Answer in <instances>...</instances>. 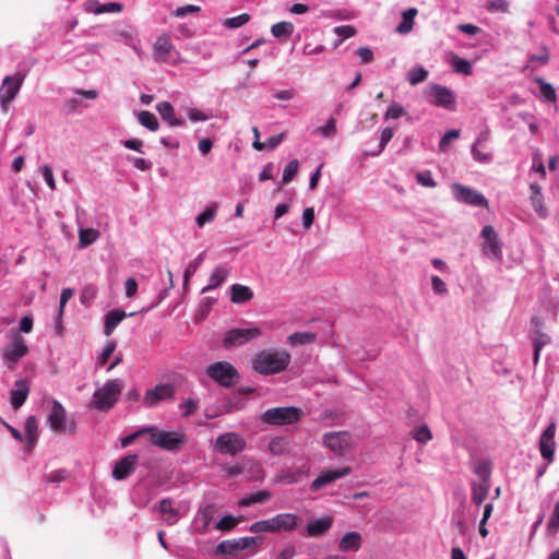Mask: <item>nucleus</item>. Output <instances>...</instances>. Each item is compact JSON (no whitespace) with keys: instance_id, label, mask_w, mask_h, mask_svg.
<instances>
[{"instance_id":"1","label":"nucleus","mask_w":559,"mask_h":559,"mask_svg":"<svg viewBox=\"0 0 559 559\" xmlns=\"http://www.w3.org/2000/svg\"><path fill=\"white\" fill-rule=\"evenodd\" d=\"M292 360L285 349H264L255 354L252 369L263 376L276 374L287 369Z\"/></svg>"},{"instance_id":"2","label":"nucleus","mask_w":559,"mask_h":559,"mask_svg":"<svg viewBox=\"0 0 559 559\" xmlns=\"http://www.w3.org/2000/svg\"><path fill=\"white\" fill-rule=\"evenodd\" d=\"M262 539L259 536H250L223 540L216 546V554L231 556L235 559H247L258 552V547Z\"/></svg>"},{"instance_id":"3","label":"nucleus","mask_w":559,"mask_h":559,"mask_svg":"<svg viewBox=\"0 0 559 559\" xmlns=\"http://www.w3.org/2000/svg\"><path fill=\"white\" fill-rule=\"evenodd\" d=\"M299 516L294 513H281L271 519L257 521L252 523L249 531L252 533H278V532H290L298 526Z\"/></svg>"},{"instance_id":"4","label":"nucleus","mask_w":559,"mask_h":559,"mask_svg":"<svg viewBox=\"0 0 559 559\" xmlns=\"http://www.w3.org/2000/svg\"><path fill=\"white\" fill-rule=\"evenodd\" d=\"M139 433H148L150 442L163 450L177 451L186 443L183 433L176 431H165L156 427H146L139 430Z\"/></svg>"},{"instance_id":"5","label":"nucleus","mask_w":559,"mask_h":559,"mask_svg":"<svg viewBox=\"0 0 559 559\" xmlns=\"http://www.w3.org/2000/svg\"><path fill=\"white\" fill-rule=\"evenodd\" d=\"M122 389L123 384L120 380L108 381L103 388L94 392L92 407L103 412L111 409L117 403Z\"/></svg>"},{"instance_id":"6","label":"nucleus","mask_w":559,"mask_h":559,"mask_svg":"<svg viewBox=\"0 0 559 559\" xmlns=\"http://www.w3.org/2000/svg\"><path fill=\"white\" fill-rule=\"evenodd\" d=\"M304 416V411L296 406L273 407L261 415V420L272 426L293 425Z\"/></svg>"},{"instance_id":"7","label":"nucleus","mask_w":559,"mask_h":559,"mask_svg":"<svg viewBox=\"0 0 559 559\" xmlns=\"http://www.w3.org/2000/svg\"><path fill=\"white\" fill-rule=\"evenodd\" d=\"M209 378L224 388H231L239 381L238 370L228 361L211 364L205 370Z\"/></svg>"},{"instance_id":"8","label":"nucleus","mask_w":559,"mask_h":559,"mask_svg":"<svg viewBox=\"0 0 559 559\" xmlns=\"http://www.w3.org/2000/svg\"><path fill=\"white\" fill-rule=\"evenodd\" d=\"M424 96L429 104L436 107H442L448 110L455 109V96L450 88L443 85L437 83L429 84L425 88Z\"/></svg>"},{"instance_id":"9","label":"nucleus","mask_w":559,"mask_h":559,"mask_svg":"<svg viewBox=\"0 0 559 559\" xmlns=\"http://www.w3.org/2000/svg\"><path fill=\"white\" fill-rule=\"evenodd\" d=\"M176 388L171 383H159L146 390L143 395V404L147 408H153L163 402L175 400Z\"/></svg>"},{"instance_id":"10","label":"nucleus","mask_w":559,"mask_h":559,"mask_svg":"<svg viewBox=\"0 0 559 559\" xmlns=\"http://www.w3.org/2000/svg\"><path fill=\"white\" fill-rule=\"evenodd\" d=\"M24 76L21 73L7 75L0 86V106L7 111L10 103L16 97L23 84Z\"/></svg>"},{"instance_id":"11","label":"nucleus","mask_w":559,"mask_h":559,"mask_svg":"<svg viewBox=\"0 0 559 559\" xmlns=\"http://www.w3.org/2000/svg\"><path fill=\"white\" fill-rule=\"evenodd\" d=\"M215 448L222 454L236 455L246 448L245 439L236 432H225L215 440Z\"/></svg>"},{"instance_id":"12","label":"nucleus","mask_w":559,"mask_h":559,"mask_svg":"<svg viewBox=\"0 0 559 559\" xmlns=\"http://www.w3.org/2000/svg\"><path fill=\"white\" fill-rule=\"evenodd\" d=\"M261 334L259 328L231 329L225 333L223 345L225 348L241 346L251 340L258 338Z\"/></svg>"},{"instance_id":"13","label":"nucleus","mask_w":559,"mask_h":559,"mask_svg":"<svg viewBox=\"0 0 559 559\" xmlns=\"http://www.w3.org/2000/svg\"><path fill=\"white\" fill-rule=\"evenodd\" d=\"M323 443L334 454L344 455L350 449L353 439L348 431H333L324 433Z\"/></svg>"},{"instance_id":"14","label":"nucleus","mask_w":559,"mask_h":559,"mask_svg":"<svg viewBox=\"0 0 559 559\" xmlns=\"http://www.w3.org/2000/svg\"><path fill=\"white\" fill-rule=\"evenodd\" d=\"M154 59L158 62H175L179 53L173 45L171 38L167 34H162L157 37L153 46Z\"/></svg>"},{"instance_id":"15","label":"nucleus","mask_w":559,"mask_h":559,"mask_svg":"<svg viewBox=\"0 0 559 559\" xmlns=\"http://www.w3.org/2000/svg\"><path fill=\"white\" fill-rule=\"evenodd\" d=\"M481 237L485 239L483 245L484 253L496 260H500L502 258L501 242L495 228L491 225L484 226Z\"/></svg>"},{"instance_id":"16","label":"nucleus","mask_w":559,"mask_h":559,"mask_svg":"<svg viewBox=\"0 0 559 559\" xmlns=\"http://www.w3.org/2000/svg\"><path fill=\"white\" fill-rule=\"evenodd\" d=\"M452 190L454 192L455 198L466 204L473 206H484L488 207L487 199L478 191L462 186L460 183H455L452 186Z\"/></svg>"},{"instance_id":"17","label":"nucleus","mask_w":559,"mask_h":559,"mask_svg":"<svg viewBox=\"0 0 559 559\" xmlns=\"http://www.w3.org/2000/svg\"><path fill=\"white\" fill-rule=\"evenodd\" d=\"M28 353V347L25 344L24 338L21 336L19 332H14L12 335V343L7 347L4 352V359L8 364H10V368H13L14 365Z\"/></svg>"},{"instance_id":"18","label":"nucleus","mask_w":559,"mask_h":559,"mask_svg":"<svg viewBox=\"0 0 559 559\" xmlns=\"http://www.w3.org/2000/svg\"><path fill=\"white\" fill-rule=\"evenodd\" d=\"M557 425L556 423H551L542 433L539 439V451L540 455L547 460L549 463L554 461L555 455V433H556Z\"/></svg>"},{"instance_id":"19","label":"nucleus","mask_w":559,"mask_h":559,"mask_svg":"<svg viewBox=\"0 0 559 559\" xmlns=\"http://www.w3.org/2000/svg\"><path fill=\"white\" fill-rule=\"evenodd\" d=\"M350 472L352 469L348 466L324 471L310 484V490L318 491L326 485L349 475Z\"/></svg>"},{"instance_id":"20","label":"nucleus","mask_w":559,"mask_h":559,"mask_svg":"<svg viewBox=\"0 0 559 559\" xmlns=\"http://www.w3.org/2000/svg\"><path fill=\"white\" fill-rule=\"evenodd\" d=\"M66 419L67 412L64 407L60 402L53 401L50 414L48 416V424L51 430L56 432H64L67 430Z\"/></svg>"},{"instance_id":"21","label":"nucleus","mask_w":559,"mask_h":559,"mask_svg":"<svg viewBox=\"0 0 559 559\" xmlns=\"http://www.w3.org/2000/svg\"><path fill=\"white\" fill-rule=\"evenodd\" d=\"M138 463V455L130 454L120 459L112 469V477L117 480L127 478L134 469Z\"/></svg>"},{"instance_id":"22","label":"nucleus","mask_w":559,"mask_h":559,"mask_svg":"<svg viewBox=\"0 0 559 559\" xmlns=\"http://www.w3.org/2000/svg\"><path fill=\"white\" fill-rule=\"evenodd\" d=\"M31 391V384L25 379L15 381L14 389L11 391V405L14 409H19L27 400Z\"/></svg>"},{"instance_id":"23","label":"nucleus","mask_w":559,"mask_h":559,"mask_svg":"<svg viewBox=\"0 0 559 559\" xmlns=\"http://www.w3.org/2000/svg\"><path fill=\"white\" fill-rule=\"evenodd\" d=\"M362 538L360 533L358 532H348L346 533L338 543V548L344 552H356L361 548Z\"/></svg>"},{"instance_id":"24","label":"nucleus","mask_w":559,"mask_h":559,"mask_svg":"<svg viewBox=\"0 0 559 559\" xmlns=\"http://www.w3.org/2000/svg\"><path fill=\"white\" fill-rule=\"evenodd\" d=\"M333 524L332 516H325L308 523L307 534L310 537H318L325 534Z\"/></svg>"},{"instance_id":"25","label":"nucleus","mask_w":559,"mask_h":559,"mask_svg":"<svg viewBox=\"0 0 559 559\" xmlns=\"http://www.w3.org/2000/svg\"><path fill=\"white\" fill-rule=\"evenodd\" d=\"M156 109L160 115L162 119L169 123L170 127H181L183 120L178 119L175 115L173 105L168 102H162L156 105Z\"/></svg>"},{"instance_id":"26","label":"nucleus","mask_w":559,"mask_h":559,"mask_svg":"<svg viewBox=\"0 0 559 559\" xmlns=\"http://www.w3.org/2000/svg\"><path fill=\"white\" fill-rule=\"evenodd\" d=\"M253 290L242 284H233L230 286V300L234 304H243L253 298Z\"/></svg>"},{"instance_id":"27","label":"nucleus","mask_w":559,"mask_h":559,"mask_svg":"<svg viewBox=\"0 0 559 559\" xmlns=\"http://www.w3.org/2000/svg\"><path fill=\"white\" fill-rule=\"evenodd\" d=\"M159 511L162 519L168 524L174 525L179 519V510L173 507V501L169 498H164L159 501Z\"/></svg>"},{"instance_id":"28","label":"nucleus","mask_w":559,"mask_h":559,"mask_svg":"<svg viewBox=\"0 0 559 559\" xmlns=\"http://www.w3.org/2000/svg\"><path fill=\"white\" fill-rule=\"evenodd\" d=\"M124 310L114 309L110 310L105 318L104 332L107 336L111 335L117 325L127 318Z\"/></svg>"},{"instance_id":"29","label":"nucleus","mask_w":559,"mask_h":559,"mask_svg":"<svg viewBox=\"0 0 559 559\" xmlns=\"http://www.w3.org/2000/svg\"><path fill=\"white\" fill-rule=\"evenodd\" d=\"M227 276L228 270H226L223 266H216L210 276L209 284L205 287H203L202 293L215 289L225 282Z\"/></svg>"},{"instance_id":"30","label":"nucleus","mask_w":559,"mask_h":559,"mask_svg":"<svg viewBox=\"0 0 559 559\" xmlns=\"http://www.w3.org/2000/svg\"><path fill=\"white\" fill-rule=\"evenodd\" d=\"M418 11L416 8H409L402 13V21L399 24L396 31L400 34H407L413 31L414 20Z\"/></svg>"},{"instance_id":"31","label":"nucleus","mask_w":559,"mask_h":559,"mask_svg":"<svg viewBox=\"0 0 559 559\" xmlns=\"http://www.w3.org/2000/svg\"><path fill=\"white\" fill-rule=\"evenodd\" d=\"M490 488L489 481H480L472 484V501L476 506H480L487 498Z\"/></svg>"},{"instance_id":"32","label":"nucleus","mask_w":559,"mask_h":559,"mask_svg":"<svg viewBox=\"0 0 559 559\" xmlns=\"http://www.w3.org/2000/svg\"><path fill=\"white\" fill-rule=\"evenodd\" d=\"M248 481L262 480L264 478V471L260 463L246 459V472Z\"/></svg>"},{"instance_id":"33","label":"nucleus","mask_w":559,"mask_h":559,"mask_svg":"<svg viewBox=\"0 0 559 559\" xmlns=\"http://www.w3.org/2000/svg\"><path fill=\"white\" fill-rule=\"evenodd\" d=\"M24 429L29 449H32L38 439V425L35 416H28L25 420Z\"/></svg>"},{"instance_id":"34","label":"nucleus","mask_w":559,"mask_h":559,"mask_svg":"<svg viewBox=\"0 0 559 559\" xmlns=\"http://www.w3.org/2000/svg\"><path fill=\"white\" fill-rule=\"evenodd\" d=\"M138 120L143 127H145L150 131L154 132V131H157L159 128V123H158L156 116L151 111H147V110L140 111L138 114Z\"/></svg>"},{"instance_id":"35","label":"nucleus","mask_w":559,"mask_h":559,"mask_svg":"<svg viewBox=\"0 0 559 559\" xmlns=\"http://www.w3.org/2000/svg\"><path fill=\"white\" fill-rule=\"evenodd\" d=\"M271 498V492L269 490H260L255 493L249 495L245 498H242L239 501L240 507H249L254 503H262L265 502Z\"/></svg>"},{"instance_id":"36","label":"nucleus","mask_w":559,"mask_h":559,"mask_svg":"<svg viewBox=\"0 0 559 559\" xmlns=\"http://www.w3.org/2000/svg\"><path fill=\"white\" fill-rule=\"evenodd\" d=\"M393 136H394V130L392 128H384L381 131L380 143H379L378 147L376 150L367 151L366 154L371 155V156L380 155L382 153V151L384 150V147L386 146V144L392 140Z\"/></svg>"},{"instance_id":"37","label":"nucleus","mask_w":559,"mask_h":559,"mask_svg":"<svg viewBox=\"0 0 559 559\" xmlns=\"http://www.w3.org/2000/svg\"><path fill=\"white\" fill-rule=\"evenodd\" d=\"M100 236V233L94 228H83L79 231V242L82 248L87 247L95 242Z\"/></svg>"},{"instance_id":"38","label":"nucleus","mask_w":559,"mask_h":559,"mask_svg":"<svg viewBox=\"0 0 559 559\" xmlns=\"http://www.w3.org/2000/svg\"><path fill=\"white\" fill-rule=\"evenodd\" d=\"M317 335L311 332H296L288 336V343L290 345H305L311 344L316 341Z\"/></svg>"},{"instance_id":"39","label":"nucleus","mask_w":559,"mask_h":559,"mask_svg":"<svg viewBox=\"0 0 559 559\" xmlns=\"http://www.w3.org/2000/svg\"><path fill=\"white\" fill-rule=\"evenodd\" d=\"M532 190V203L534 209L539 212L542 216H545L546 210L544 209L543 202H542V188L538 183H531L530 186Z\"/></svg>"},{"instance_id":"40","label":"nucleus","mask_w":559,"mask_h":559,"mask_svg":"<svg viewBox=\"0 0 559 559\" xmlns=\"http://www.w3.org/2000/svg\"><path fill=\"white\" fill-rule=\"evenodd\" d=\"M294 32V25L290 22H278L271 28V33L274 37H288Z\"/></svg>"},{"instance_id":"41","label":"nucleus","mask_w":559,"mask_h":559,"mask_svg":"<svg viewBox=\"0 0 559 559\" xmlns=\"http://www.w3.org/2000/svg\"><path fill=\"white\" fill-rule=\"evenodd\" d=\"M205 252H201L193 261L190 262L183 274V285L187 287L191 276L195 274L204 260Z\"/></svg>"},{"instance_id":"42","label":"nucleus","mask_w":559,"mask_h":559,"mask_svg":"<svg viewBox=\"0 0 559 559\" xmlns=\"http://www.w3.org/2000/svg\"><path fill=\"white\" fill-rule=\"evenodd\" d=\"M428 78V71L423 67H416L408 71L407 81L411 85H417Z\"/></svg>"},{"instance_id":"43","label":"nucleus","mask_w":559,"mask_h":559,"mask_svg":"<svg viewBox=\"0 0 559 559\" xmlns=\"http://www.w3.org/2000/svg\"><path fill=\"white\" fill-rule=\"evenodd\" d=\"M536 82L539 84L540 94L545 98V100L549 103H555L557 99V95L554 86L544 81L542 78H537Z\"/></svg>"},{"instance_id":"44","label":"nucleus","mask_w":559,"mask_h":559,"mask_svg":"<svg viewBox=\"0 0 559 559\" xmlns=\"http://www.w3.org/2000/svg\"><path fill=\"white\" fill-rule=\"evenodd\" d=\"M288 447V441L284 437H276L269 443V450L273 455H282Z\"/></svg>"},{"instance_id":"45","label":"nucleus","mask_w":559,"mask_h":559,"mask_svg":"<svg viewBox=\"0 0 559 559\" xmlns=\"http://www.w3.org/2000/svg\"><path fill=\"white\" fill-rule=\"evenodd\" d=\"M240 518H235L233 515L223 516L216 524V530L222 532L231 531L236 525L240 523Z\"/></svg>"},{"instance_id":"46","label":"nucleus","mask_w":559,"mask_h":559,"mask_svg":"<svg viewBox=\"0 0 559 559\" xmlns=\"http://www.w3.org/2000/svg\"><path fill=\"white\" fill-rule=\"evenodd\" d=\"M537 333H538V337L534 340V358L533 359H534L535 365L538 364L543 346H545L546 344H548L550 342V337L547 334L542 333L539 331H537Z\"/></svg>"},{"instance_id":"47","label":"nucleus","mask_w":559,"mask_h":559,"mask_svg":"<svg viewBox=\"0 0 559 559\" xmlns=\"http://www.w3.org/2000/svg\"><path fill=\"white\" fill-rule=\"evenodd\" d=\"M299 163L297 159H292L284 169L282 183L286 185L290 182L298 173Z\"/></svg>"},{"instance_id":"48","label":"nucleus","mask_w":559,"mask_h":559,"mask_svg":"<svg viewBox=\"0 0 559 559\" xmlns=\"http://www.w3.org/2000/svg\"><path fill=\"white\" fill-rule=\"evenodd\" d=\"M412 435L413 438L419 443H427L432 439V433L427 425H421L420 427L414 429Z\"/></svg>"},{"instance_id":"49","label":"nucleus","mask_w":559,"mask_h":559,"mask_svg":"<svg viewBox=\"0 0 559 559\" xmlns=\"http://www.w3.org/2000/svg\"><path fill=\"white\" fill-rule=\"evenodd\" d=\"M250 21V15L248 13H242L238 16L226 19L223 22V25L228 28H238Z\"/></svg>"},{"instance_id":"50","label":"nucleus","mask_w":559,"mask_h":559,"mask_svg":"<svg viewBox=\"0 0 559 559\" xmlns=\"http://www.w3.org/2000/svg\"><path fill=\"white\" fill-rule=\"evenodd\" d=\"M216 205H213V206H210L207 207L204 212H202L201 214H199L197 216V224L202 227L204 226L206 223H210L214 219L215 217V214H216Z\"/></svg>"},{"instance_id":"51","label":"nucleus","mask_w":559,"mask_h":559,"mask_svg":"<svg viewBox=\"0 0 559 559\" xmlns=\"http://www.w3.org/2000/svg\"><path fill=\"white\" fill-rule=\"evenodd\" d=\"M318 132L323 136V138H333L336 132H337V129H336V120L335 118L331 117L325 126L323 127H320L318 129Z\"/></svg>"},{"instance_id":"52","label":"nucleus","mask_w":559,"mask_h":559,"mask_svg":"<svg viewBox=\"0 0 559 559\" xmlns=\"http://www.w3.org/2000/svg\"><path fill=\"white\" fill-rule=\"evenodd\" d=\"M510 4L507 0H491L487 4V10L491 13H507Z\"/></svg>"},{"instance_id":"53","label":"nucleus","mask_w":559,"mask_h":559,"mask_svg":"<svg viewBox=\"0 0 559 559\" xmlns=\"http://www.w3.org/2000/svg\"><path fill=\"white\" fill-rule=\"evenodd\" d=\"M335 34L342 37V39L335 44L337 47L343 39L350 38L356 35V28L352 25H341L334 28Z\"/></svg>"},{"instance_id":"54","label":"nucleus","mask_w":559,"mask_h":559,"mask_svg":"<svg viewBox=\"0 0 559 559\" xmlns=\"http://www.w3.org/2000/svg\"><path fill=\"white\" fill-rule=\"evenodd\" d=\"M223 472L228 477H235L246 472V459L241 460L238 464L231 466H224Z\"/></svg>"},{"instance_id":"55","label":"nucleus","mask_w":559,"mask_h":559,"mask_svg":"<svg viewBox=\"0 0 559 559\" xmlns=\"http://www.w3.org/2000/svg\"><path fill=\"white\" fill-rule=\"evenodd\" d=\"M559 530V502H556L552 514L548 522L549 534H556Z\"/></svg>"},{"instance_id":"56","label":"nucleus","mask_w":559,"mask_h":559,"mask_svg":"<svg viewBox=\"0 0 559 559\" xmlns=\"http://www.w3.org/2000/svg\"><path fill=\"white\" fill-rule=\"evenodd\" d=\"M116 349V342L114 341H110L106 344V346L104 347L100 356L98 357V365L99 366H104L107 360L110 358V356L112 355V353L115 352Z\"/></svg>"},{"instance_id":"57","label":"nucleus","mask_w":559,"mask_h":559,"mask_svg":"<svg viewBox=\"0 0 559 559\" xmlns=\"http://www.w3.org/2000/svg\"><path fill=\"white\" fill-rule=\"evenodd\" d=\"M453 67L456 72L463 74H469L472 72V66L467 60L455 57L453 59Z\"/></svg>"},{"instance_id":"58","label":"nucleus","mask_w":559,"mask_h":559,"mask_svg":"<svg viewBox=\"0 0 559 559\" xmlns=\"http://www.w3.org/2000/svg\"><path fill=\"white\" fill-rule=\"evenodd\" d=\"M179 407L183 409L182 417L188 418L197 411L198 403L189 397Z\"/></svg>"},{"instance_id":"59","label":"nucleus","mask_w":559,"mask_h":559,"mask_svg":"<svg viewBox=\"0 0 559 559\" xmlns=\"http://www.w3.org/2000/svg\"><path fill=\"white\" fill-rule=\"evenodd\" d=\"M404 115H405V109L403 108V106L394 103L388 108L385 118L386 119H397Z\"/></svg>"},{"instance_id":"60","label":"nucleus","mask_w":559,"mask_h":559,"mask_svg":"<svg viewBox=\"0 0 559 559\" xmlns=\"http://www.w3.org/2000/svg\"><path fill=\"white\" fill-rule=\"evenodd\" d=\"M416 179H417V182L420 183L421 186L424 187H429V188H433L436 187V182L431 176V173L430 171H423V173H418L416 175Z\"/></svg>"},{"instance_id":"61","label":"nucleus","mask_w":559,"mask_h":559,"mask_svg":"<svg viewBox=\"0 0 559 559\" xmlns=\"http://www.w3.org/2000/svg\"><path fill=\"white\" fill-rule=\"evenodd\" d=\"M460 136V131L459 130H451V131H448L440 140V143H439V147L442 152H445L447 151V147L449 145V143L454 140V139H457Z\"/></svg>"},{"instance_id":"62","label":"nucleus","mask_w":559,"mask_h":559,"mask_svg":"<svg viewBox=\"0 0 559 559\" xmlns=\"http://www.w3.org/2000/svg\"><path fill=\"white\" fill-rule=\"evenodd\" d=\"M475 473L481 478V481H489L490 478V466L487 462H480L476 468Z\"/></svg>"},{"instance_id":"63","label":"nucleus","mask_w":559,"mask_h":559,"mask_svg":"<svg viewBox=\"0 0 559 559\" xmlns=\"http://www.w3.org/2000/svg\"><path fill=\"white\" fill-rule=\"evenodd\" d=\"M431 285L435 293L439 295H445L448 293L445 283L437 275L431 277Z\"/></svg>"},{"instance_id":"64","label":"nucleus","mask_w":559,"mask_h":559,"mask_svg":"<svg viewBox=\"0 0 559 559\" xmlns=\"http://www.w3.org/2000/svg\"><path fill=\"white\" fill-rule=\"evenodd\" d=\"M200 10H201V8L198 5L188 4L185 7L177 8L176 11L174 12V15L177 17H182V16H186L187 14L197 13Z\"/></svg>"}]
</instances>
